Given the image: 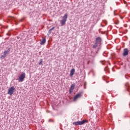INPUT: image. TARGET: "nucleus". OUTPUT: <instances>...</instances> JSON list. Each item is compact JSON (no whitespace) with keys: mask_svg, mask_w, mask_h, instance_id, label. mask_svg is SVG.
Listing matches in <instances>:
<instances>
[{"mask_svg":"<svg viewBox=\"0 0 130 130\" xmlns=\"http://www.w3.org/2000/svg\"><path fill=\"white\" fill-rule=\"evenodd\" d=\"M67 19H68V14H65L62 17V19L60 21L61 26H63L66 25V22H67Z\"/></svg>","mask_w":130,"mask_h":130,"instance_id":"obj_2","label":"nucleus"},{"mask_svg":"<svg viewBox=\"0 0 130 130\" xmlns=\"http://www.w3.org/2000/svg\"><path fill=\"white\" fill-rule=\"evenodd\" d=\"M74 89H75V84H72L71 87H70V90H69V92L70 93H72V92H73V91H74Z\"/></svg>","mask_w":130,"mask_h":130,"instance_id":"obj_9","label":"nucleus"},{"mask_svg":"<svg viewBox=\"0 0 130 130\" xmlns=\"http://www.w3.org/2000/svg\"><path fill=\"white\" fill-rule=\"evenodd\" d=\"M51 34V30H50V29H49V30L48 31V35H50Z\"/></svg>","mask_w":130,"mask_h":130,"instance_id":"obj_14","label":"nucleus"},{"mask_svg":"<svg viewBox=\"0 0 130 130\" xmlns=\"http://www.w3.org/2000/svg\"><path fill=\"white\" fill-rule=\"evenodd\" d=\"M84 89H86V87L84 86Z\"/></svg>","mask_w":130,"mask_h":130,"instance_id":"obj_16","label":"nucleus"},{"mask_svg":"<svg viewBox=\"0 0 130 130\" xmlns=\"http://www.w3.org/2000/svg\"><path fill=\"white\" fill-rule=\"evenodd\" d=\"M7 56L5 55V54L1 56V58H5V57H6Z\"/></svg>","mask_w":130,"mask_h":130,"instance_id":"obj_12","label":"nucleus"},{"mask_svg":"<svg viewBox=\"0 0 130 130\" xmlns=\"http://www.w3.org/2000/svg\"><path fill=\"white\" fill-rule=\"evenodd\" d=\"M87 121V120H83L82 121H76L73 123V124L74 125H82V124H84V123H85Z\"/></svg>","mask_w":130,"mask_h":130,"instance_id":"obj_3","label":"nucleus"},{"mask_svg":"<svg viewBox=\"0 0 130 130\" xmlns=\"http://www.w3.org/2000/svg\"><path fill=\"white\" fill-rule=\"evenodd\" d=\"M75 69H71V71H70V77H73V76H74V74H75Z\"/></svg>","mask_w":130,"mask_h":130,"instance_id":"obj_10","label":"nucleus"},{"mask_svg":"<svg viewBox=\"0 0 130 130\" xmlns=\"http://www.w3.org/2000/svg\"><path fill=\"white\" fill-rule=\"evenodd\" d=\"M55 27H53L52 28L50 29V31H52L54 29Z\"/></svg>","mask_w":130,"mask_h":130,"instance_id":"obj_15","label":"nucleus"},{"mask_svg":"<svg viewBox=\"0 0 130 130\" xmlns=\"http://www.w3.org/2000/svg\"><path fill=\"white\" fill-rule=\"evenodd\" d=\"M11 50V48H8L7 50L5 51L4 52V55L6 56L9 54V52H10V51Z\"/></svg>","mask_w":130,"mask_h":130,"instance_id":"obj_8","label":"nucleus"},{"mask_svg":"<svg viewBox=\"0 0 130 130\" xmlns=\"http://www.w3.org/2000/svg\"><path fill=\"white\" fill-rule=\"evenodd\" d=\"M14 92H15V87L14 86H12L8 90V94L9 95H13Z\"/></svg>","mask_w":130,"mask_h":130,"instance_id":"obj_6","label":"nucleus"},{"mask_svg":"<svg viewBox=\"0 0 130 130\" xmlns=\"http://www.w3.org/2000/svg\"><path fill=\"white\" fill-rule=\"evenodd\" d=\"M25 77H26V74H25V73H23L21 75H20V77H19L18 82H23Z\"/></svg>","mask_w":130,"mask_h":130,"instance_id":"obj_4","label":"nucleus"},{"mask_svg":"<svg viewBox=\"0 0 130 130\" xmlns=\"http://www.w3.org/2000/svg\"><path fill=\"white\" fill-rule=\"evenodd\" d=\"M43 62V61L42 60V59H41L40 60V62H39V64H41Z\"/></svg>","mask_w":130,"mask_h":130,"instance_id":"obj_13","label":"nucleus"},{"mask_svg":"<svg viewBox=\"0 0 130 130\" xmlns=\"http://www.w3.org/2000/svg\"><path fill=\"white\" fill-rule=\"evenodd\" d=\"M45 42H46V39H45V38L43 39L42 41H40L41 45H43V44H45Z\"/></svg>","mask_w":130,"mask_h":130,"instance_id":"obj_11","label":"nucleus"},{"mask_svg":"<svg viewBox=\"0 0 130 130\" xmlns=\"http://www.w3.org/2000/svg\"><path fill=\"white\" fill-rule=\"evenodd\" d=\"M81 97H82V92H80L76 94L73 99V101L74 102L77 101V100H78V99H79V98H81Z\"/></svg>","mask_w":130,"mask_h":130,"instance_id":"obj_5","label":"nucleus"},{"mask_svg":"<svg viewBox=\"0 0 130 130\" xmlns=\"http://www.w3.org/2000/svg\"><path fill=\"white\" fill-rule=\"evenodd\" d=\"M101 42H102V39L100 37H98L95 39V43L93 46V48H100L101 46Z\"/></svg>","mask_w":130,"mask_h":130,"instance_id":"obj_1","label":"nucleus"},{"mask_svg":"<svg viewBox=\"0 0 130 130\" xmlns=\"http://www.w3.org/2000/svg\"><path fill=\"white\" fill-rule=\"evenodd\" d=\"M128 54V50L127 48H125L123 50V56H126Z\"/></svg>","mask_w":130,"mask_h":130,"instance_id":"obj_7","label":"nucleus"}]
</instances>
